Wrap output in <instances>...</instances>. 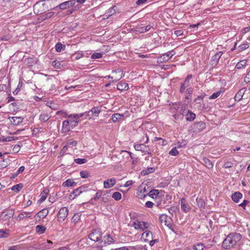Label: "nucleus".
I'll return each mask as SVG.
<instances>
[{
    "instance_id": "16",
    "label": "nucleus",
    "mask_w": 250,
    "mask_h": 250,
    "mask_svg": "<svg viewBox=\"0 0 250 250\" xmlns=\"http://www.w3.org/2000/svg\"><path fill=\"white\" fill-rule=\"evenodd\" d=\"M116 180L115 178L108 179L104 182V188H109L113 187L116 184Z\"/></svg>"
},
{
    "instance_id": "57",
    "label": "nucleus",
    "mask_w": 250,
    "mask_h": 250,
    "mask_svg": "<svg viewBox=\"0 0 250 250\" xmlns=\"http://www.w3.org/2000/svg\"><path fill=\"white\" fill-rule=\"evenodd\" d=\"M80 174L81 177L83 178H88L89 176V173L86 170L81 171Z\"/></svg>"
},
{
    "instance_id": "46",
    "label": "nucleus",
    "mask_w": 250,
    "mask_h": 250,
    "mask_svg": "<svg viewBox=\"0 0 250 250\" xmlns=\"http://www.w3.org/2000/svg\"><path fill=\"white\" fill-rule=\"evenodd\" d=\"M9 230L8 229H0V238H6L8 236Z\"/></svg>"
},
{
    "instance_id": "7",
    "label": "nucleus",
    "mask_w": 250,
    "mask_h": 250,
    "mask_svg": "<svg viewBox=\"0 0 250 250\" xmlns=\"http://www.w3.org/2000/svg\"><path fill=\"white\" fill-rule=\"evenodd\" d=\"M115 240L111 235L109 234H107L102 237L101 241H100V245L98 247L103 248V247L113 244Z\"/></svg>"
},
{
    "instance_id": "50",
    "label": "nucleus",
    "mask_w": 250,
    "mask_h": 250,
    "mask_svg": "<svg viewBox=\"0 0 250 250\" xmlns=\"http://www.w3.org/2000/svg\"><path fill=\"white\" fill-rule=\"evenodd\" d=\"M77 144H78L77 142L76 141L69 140L66 143V144L65 145V146L63 147V149H64L65 147L66 148L67 147H69L71 146H76L77 145Z\"/></svg>"
},
{
    "instance_id": "42",
    "label": "nucleus",
    "mask_w": 250,
    "mask_h": 250,
    "mask_svg": "<svg viewBox=\"0 0 250 250\" xmlns=\"http://www.w3.org/2000/svg\"><path fill=\"white\" fill-rule=\"evenodd\" d=\"M81 214L80 213H76L72 218V222L75 224L77 223L81 218Z\"/></svg>"
},
{
    "instance_id": "44",
    "label": "nucleus",
    "mask_w": 250,
    "mask_h": 250,
    "mask_svg": "<svg viewBox=\"0 0 250 250\" xmlns=\"http://www.w3.org/2000/svg\"><path fill=\"white\" fill-rule=\"evenodd\" d=\"M205 247V245L203 243H198L197 244L194 245L193 249L194 250H203Z\"/></svg>"
},
{
    "instance_id": "25",
    "label": "nucleus",
    "mask_w": 250,
    "mask_h": 250,
    "mask_svg": "<svg viewBox=\"0 0 250 250\" xmlns=\"http://www.w3.org/2000/svg\"><path fill=\"white\" fill-rule=\"evenodd\" d=\"M31 212L23 211L19 214L17 219L19 220H23L24 219L30 218L31 216Z\"/></svg>"
},
{
    "instance_id": "49",
    "label": "nucleus",
    "mask_w": 250,
    "mask_h": 250,
    "mask_svg": "<svg viewBox=\"0 0 250 250\" xmlns=\"http://www.w3.org/2000/svg\"><path fill=\"white\" fill-rule=\"evenodd\" d=\"M112 197L115 200L119 201L122 198V194L119 192L116 191L112 194Z\"/></svg>"
},
{
    "instance_id": "23",
    "label": "nucleus",
    "mask_w": 250,
    "mask_h": 250,
    "mask_svg": "<svg viewBox=\"0 0 250 250\" xmlns=\"http://www.w3.org/2000/svg\"><path fill=\"white\" fill-rule=\"evenodd\" d=\"M243 197L242 194L238 191L235 192L231 195L232 200L235 203H238Z\"/></svg>"
},
{
    "instance_id": "36",
    "label": "nucleus",
    "mask_w": 250,
    "mask_h": 250,
    "mask_svg": "<svg viewBox=\"0 0 250 250\" xmlns=\"http://www.w3.org/2000/svg\"><path fill=\"white\" fill-rule=\"evenodd\" d=\"M115 73H118V76L116 77V78H115V80L113 81L117 82L122 78V71L120 69L117 70H114L112 71V74Z\"/></svg>"
},
{
    "instance_id": "17",
    "label": "nucleus",
    "mask_w": 250,
    "mask_h": 250,
    "mask_svg": "<svg viewBox=\"0 0 250 250\" xmlns=\"http://www.w3.org/2000/svg\"><path fill=\"white\" fill-rule=\"evenodd\" d=\"M181 204L182 210L185 213H187L190 211L191 208L189 205L186 203V200L185 198H182L181 199Z\"/></svg>"
},
{
    "instance_id": "12",
    "label": "nucleus",
    "mask_w": 250,
    "mask_h": 250,
    "mask_svg": "<svg viewBox=\"0 0 250 250\" xmlns=\"http://www.w3.org/2000/svg\"><path fill=\"white\" fill-rule=\"evenodd\" d=\"M192 77V75L191 74L188 75L186 78L184 83H181V85L180 88V93H184L186 90V88L189 86L190 84V80Z\"/></svg>"
},
{
    "instance_id": "33",
    "label": "nucleus",
    "mask_w": 250,
    "mask_h": 250,
    "mask_svg": "<svg viewBox=\"0 0 250 250\" xmlns=\"http://www.w3.org/2000/svg\"><path fill=\"white\" fill-rule=\"evenodd\" d=\"M168 60H169L168 57L165 53L158 57L157 58V62L161 63L166 62Z\"/></svg>"
},
{
    "instance_id": "59",
    "label": "nucleus",
    "mask_w": 250,
    "mask_h": 250,
    "mask_svg": "<svg viewBox=\"0 0 250 250\" xmlns=\"http://www.w3.org/2000/svg\"><path fill=\"white\" fill-rule=\"evenodd\" d=\"M56 114L58 115H61L63 117H64V118H67V117L68 116V114L67 113V112L64 110H60V111H58L57 112H56Z\"/></svg>"
},
{
    "instance_id": "37",
    "label": "nucleus",
    "mask_w": 250,
    "mask_h": 250,
    "mask_svg": "<svg viewBox=\"0 0 250 250\" xmlns=\"http://www.w3.org/2000/svg\"><path fill=\"white\" fill-rule=\"evenodd\" d=\"M65 47V45L62 44L61 42L57 43L55 45L56 51L57 52H61L62 50H64Z\"/></svg>"
},
{
    "instance_id": "32",
    "label": "nucleus",
    "mask_w": 250,
    "mask_h": 250,
    "mask_svg": "<svg viewBox=\"0 0 250 250\" xmlns=\"http://www.w3.org/2000/svg\"><path fill=\"white\" fill-rule=\"evenodd\" d=\"M110 191H106V193L102 194V201L104 203H106L110 200L111 196L110 195Z\"/></svg>"
},
{
    "instance_id": "14",
    "label": "nucleus",
    "mask_w": 250,
    "mask_h": 250,
    "mask_svg": "<svg viewBox=\"0 0 250 250\" xmlns=\"http://www.w3.org/2000/svg\"><path fill=\"white\" fill-rule=\"evenodd\" d=\"M84 188H85L83 187H80L74 190L73 192L70 194L69 198L70 199H75L83 192V189Z\"/></svg>"
},
{
    "instance_id": "10",
    "label": "nucleus",
    "mask_w": 250,
    "mask_h": 250,
    "mask_svg": "<svg viewBox=\"0 0 250 250\" xmlns=\"http://www.w3.org/2000/svg\"><path fill=\"white\" fill-rule=\"evenodd\" d=\"M76 3L75 0H70L62 2L61 4L57 5L55 8L59 7V8L61 10H65L67 8H69L72 7L75 5ZM55 7L52 8V9H54Z\"/></svg>"
},
{
    "instance_id": "2",
    "label": "nucleus",
    "mask_w": 250,
    "mask_h": 250,
    "mask_svg": "<svg viewBox=\"0 0 250 250\" xmlns=\"http://www.w3.org/2000/svg\"><path fill=\"white\" fill-rule=\"evenodd\" d=\"M79 122L73 114L68 115L67 119L62 122V132H68L70 129H73L78 125Z\"/></svg>"
},
{
    "instance_id": "15",
    "label": "nucleus",
    "mask_w": 250,
    "mask_h": 250,
    "mask_svg": "<svg viewBox=\"0 0 250 250\" xmlns=\"http://www.w3.org/2000/svg\"><path fill=\"white\" fill-rule=\"evenodd\" d=\"M23 61L28 67H32L37 63L38 60L35 57H29L24 59Z\"/></svg>"
},
{
    "instance_id": "54",
    "label": "nucleus",
    "mask_w": 250,
    "mask_h": 250,
    "mask_svg": "<svg viewBox=\"0 0 250 250\" xmlns=\"http://www.w3.org/2000/svg\"><path fill=\"white\" fill-rule=\"evenodd\" d=\"M104 54L103 53H97L95 52L93 53L92 55L91 58L92 59H99L102 57L103 55Z\"/></svg>"
},
{
    "instance_id": "35",
    "label": "nucleus",
    "mask_w": 250,
    "mask_h": 250,
    "mask_svg": "<svg viewBox=\"0 0 250 250\" xmlns=\"http://www.w3.org/2000/svg\"><path fill=\"white\" fill-rule=\"evenodd\" d=\"M101 111V109L99 106H94L90 109V112H92L93 115L96 117H98Z\"/></svg>"
},
{
    "instance_id": "4",
    "label": "nucleus",
    "mask_w": 250,
    "mask_h": 250,
    "mask_svg": "<svg viewBox=\"0 0 250 250\" xmlns=\"http://www.w3.org/2000/svg\"><path fill=\"white\" fill-rule=\"evenodd\" d=\"M159 220L161 223H164L165 225L167 226L170 229L173 231V224L172 222L171 217H168L166 214H161L159 216Z\"/></svg>"
},
{
    "instance_id": "45",
    "label": "nucleus",
    "mask_w": 250,
    "mask_h": 250,
    "mask_svg": "<svg viewBox=\"0 0 250 250\" xmlns=\"http://www.w3.org/2000/svg\"><path fill=\"white\" fill-rule=\"evenodd\" d=\"M152 236V232L149 230L145 231L142 234V237L146 240L148 238H151Z\"/></svg>"
},
{
    "instance_id": "56",
    "label": "nucleus",
    "mask_w": 250,
    "mask_h": 250,
    "mask_svg": "<svg viewBox=\"0 0 250 250\" xmlns=\"http://www.w3.org/2000/svg\"><path fill=\"white\" fill-rule=\"evenodd\" d=\"M74 161L78 164H83L87 162V160L85 158H77L74 160Z\"/></svg>"
},
{
    "instance_id": "48",
    "label": "nucleus",
    "mask_w": 250,
    "mask_h": 250,
    "mask_svg": "<svg viewBox=\"0 0 250 250\" xmlns=\"http://www.w3.org/2000/svg\"><path fill=\"white\" fill-rule=\"evenodd\" d=\"M22 188L23 185L21 183L14 186L12 188V190L16 192H18Z\"/></svg>"
},
{
    "instance_id": "28",
    "label": "nucleus",
    "mask_w": 250,
    "mask_h": 250,
    "mask_svg": "<svg viewBox=\"0 0 250 250\" xmlns=\"http://www.w3.org/2000/svg\"><path fill=\"white\" fill-rule=\"evenodd\" d=\"M124 117L123 114L119 113H114L111 116V119L113 123H116L119 121L122 118Z\"/></svg>"
},
{
    "instance_id": "11",
    "label": "nucleus",
    "mask_w": 250,
    "mask_h": 250,
    "mask_svg": "<svg viewBox=\"0 0 250 250\" xmlns=\"http://www.w3.org/2000/svg\"><path fill=\"white\" fill-rule=\"evenodd\" d=\"M206 127V124L203 122L195 123L191 126L194 132H200Z\"/></svg>"
},
{
    "instance_id": "24",
    "label": "nucleus",
    "mask_w": 250,
    "mask_h": 250,
    "mask_svg": "<svg viewBox=\"0 0 250 250\" xmlns=\"http://www.w3.org/2000/svg\"><path fill=\"white\" fill-rule=\"evenodd\" d=\"M185 116L186 117V120L189 122H192L196 117L195 114L192 112L190 110H188Z\"/></svg>"
},
{
    "instance_id": "27",
    "label": "nucleus",
    "mask_w": 250,
    "mask_h": 250,
    "mask_svg": "<svg viewBox=\"0 0 250 250\" xmlns=\"http://www.w3.org/2000/svg\"><path fill=\"white\" fill-rule=\"evenodd\" d=\"M50 117L51 116L48 113L43 112L40 114L39 119L41 122H45L47 121L50 119Z\"/></svg>"
},
{
    "instance_id": "43",
    "label": "nucleus",
    "mask_w": 250,
    "mask_h": 250,
    "mask_svg": "<svg viewBox=\"0 0 250 250\" xmlns=\"http://www.w3.org/2000/svg\"><path fill=\"white\" fill-rule=\"evenodd\" d=\"M53 243L50 241L47 240L46 242H44L42 244V248L45 249H49L52 248Z\"/></svg>"
},
{
    "instance_id": "53",
    "label": "nucleus",
    "mask_w": 250,
    "mask_h": 250,
    "mask_svg": "<svg viewBox=\"0 0 250 250\" xmlns=\"http://www.w3.org/2000/svg\"><path fill=\"white\" fill-rule=\"evenodd\" d=\"M73 56H75L76 60H79L83 57V51H79L75 52Z\"/></svg>"
},
{
    "instance_id": "31",
    "label": "nucleus",
    "mask_w": 250,
    "mask_h": 250,
    "mask_svg": "<svg viewBox=\"0 0 250 250\" xmlns=\"http://www.w3.org/2000/svg\"><path fill=\"white\" fill-rule=\"evenodd\" d=\"M49 211L47 208H43L37 214L40 218H44L48 214Z\"/></svg>"
},
{
    "instance_id": "63",
    "label": "nucleus",
    "mask_w": 250,
    "mask_h": 250,
    "mask_svg": "<svg viewBox=\"0 0 250 250\" xmlns=\"http://www.w3.org/2000/svg\"><path fill=\"white\" fill-rule=\"evenodd\" d=\"M178 151L177 150L176 147H175L170 150L169 154L172 156H176L178 154Z\"/></svg>"
},
{
    "instance_id": "19",
    "label": "nucleus",
    "mask_w": 250,
    "mask_h": 250,
    "mask_svg": "<svg viewBox=\"0 0 250 250\" xmlns=\"http://www.w3.org/2000/svg\"><path fill=\"white\" fill-rule=\"evenodd\" d=\"M76 186L77 183L75 182L72 179H68L62 184V186L63 187H75Z\"/></svg>"
},
{
    "instance_id": "5",
    "label": "nucleus",
    "mask_w": 250,
    "mask_h": 250,
    "mask_svg": "<svg viewBox=\"0 0 250 250\" xmlns=\"http://www.w3.org/2000/svg\"><path fill=\"white\" fill-rule=\"evenodd\" d=\"M46 4L42 3V1L37 2L33 6L34 11L37 15H41L44 13L47 8H45Z\"/></svg>"
},
{
    "instance_id": "1",
    "label": "nucleus",
    "mask_w": 250,
    "mask_h": 250,
    "mask_svg": "<svg viewBox=\"0 0 250 250\" xmlns=\"http://www.w3.org/2000/svg\"><path fill=\"white\" fill-rule=\"evenodd\" d=\"M241 238L242 235L239 233H230L223 241L222 247L225 249L232 248L241 240Z\"/></svg>"
},
{
    "instance_id": "41",
    "label": "nucleus",
    "mask_w": 250,
    "mask_h": 250,
    "mask_svg": "<svg viewBox=\"0 0 250 250\" xmlns=\"http://www.w3.org/2000/svg\"><path fill=\"white\" fill-rule=\"evenodd\" d=\"M193 91V89L192 88L189 87L187 88L186 90V98L187 99H190Z\"/></svg>"
},
{
    "instance_id": "60",
    "label": "nucleus",
    "mask_w": 250,
    "mask_h": 250,
    "mask_svg": "<svg viewBox=\"0 0 250 250\" xmlns=\"http://www.w3.org/2000/svg\"><path fill=\"white\" fill-rule=\"evenodd\" d=\"M11 38V36L9 34H5L0 37V41H7L10 39Z\"/></svg>"
},
{
    "instance_id": "62",
    "label": "nucleus",
    "mask_w": 250,
    "mask_h": 250,
    "mask_svg": "<svg viewBox=\"0 0 250 250\" xmlns=\"http://www.w3.org/2000/svg\"><path fill=\"white\" fill-rule=\"evenodd\" d=\"M73 114L79 122H80V119L81 118H83L84 119V116L85 115V114H84V112L82 113H79V114Z\"/></svg>"
},
{
    "instance_id": "40",
    "label": "nucleus",
    "mask_w": 250,
    "mask_h": 250,
    "mask_svg": "<svg viewBox=\"0 0 250 250\" xmlns=\"http://www.w3.org/2000/svg\"><path fill=\"white\" fill-rule=\"evenodd\" d=\"M246 64L247 61L246 60H241L236 64V65H235V68L238 69H241L242 68L246 66Z\"/></svg>"
},
{
    "instance_id": "58",
    "label": "nucleus",
    "mask_w": 250,
    "mask_h": 250,
    "mask_svg": "<svg viewBox=\"0 0 250 250\" xmlns=\"http://www.w3.org/2000/svg\"><path fill=\"white\" fill-rule=\"evenodd\" d=\"M102 194H103V192L102 190H98L97 193H96L95 196L93 198V199L95 200V201H96L98 199H99L100 197H102Z\"/></svg>"
},
{
    "instance_id": "21",
    "label": "nucleus",
    "mask_w": 250,
    "mask_h": 250,
    "mask_svg": "<svg viewBox=\"0 0 250 250\" xmlns=\"http://www.w3.org/2000/svg\"><path fill=\"white\" fill-rule=\"evenodd\" d=\"M117 88L120 91H125L128 89V84L126 83L120 82L118 83Z\"/></svg>"
},
{
    "instance_id": "26",
    "label": "nucleus",
    "mask_w": 250,
    "mask_h": 250,
    "mask_svg": "<svg viewBox=\"0 0 250 250\" xmlns=\"http://www.w3.org/2000/svg\"><path fill=\"white\" fill-rule=\"evenodd\" d=\"M152 27V26L150 25H148L143 27H136L135 31L136 32L143 33L149 31Z\"/></svg>"
},
{
    "instance_id": "47",
    "label": "nucleus",
    "mask_w": 250,
    "mask_h": 250,
    "mask_svg": "<svg viewBox=\"0 0 250 250\" xmlns=\"http://www.w3.org/2000/svg\"><path fill=\"white\" fill-rule=\"evenodd\" d=\"M45 228L41 225H38L36 227V231L39 234H42L45 231Z\"/></svg>"
},
{
    "instance_id": "30",
    "label": "nucleus",
    "mask_w": 250,
    "mask_h": 250,
    "mask_svg": "<svg viewBox=\"0 0 250 250\" xmlns=\"http://www.w3.org/2000/svg\"><path fill=\"white\" fill-rule=\"evenodd\" d=\"M160 194V191L158 189H152L150 190L148 195L149 197L153 199H156Z\"/></svg>"
},
{
    "instance_id": "34",
    "label": "nucleus",
    "mask_w": 250,
    "mask_h": 250,
    "mask_svg": "<svg viewBox=\"0 0 250 250\" xmlns=\"http://www.w3.org/2000/svg\"><path fill=\"white\" fill-rule=\"evenodd\" d=\"M196 202L198 207L201 209H203L205 208V202L204 200L202 198H197Z\"/></svg>"
},
{
    "instance_id": "51",
    "label": "nucleus",
    "mask_w": 250,
    "mask_h": 250,
    "mask_svg": "<svg viewBox=\"0 0 250 250\" xmlns=\"http://www.w3.org/2000/svg\"><path fill=\"white\" fill-rule=\"evenodd\" d=\"M23 85V83L22 81H20L17 86V87L14 91H13L14 95H17L20 92Z\"/></svg>"
},
{
    "instance_id": "20",
    "label": "nucleus",
    "mask_w": 250,
    "mask_h": 250,
    "mask_svg": "<svg viewBox=\"0 0 250 250\" xmlns=\"http://www.w3.org/2000/svg\"><path fill=\"white\" fill-rule=\"evenodd\" d=\"M202 163L208 169H211L213 167L212 161L206 157L203 158L202 159Z\"/></svg>"
},
{
    "instance_id": "64",
    "label": "nucleus",
    "mask_w": 250,
    "mask_h": 250,
    "mask_svg": "<svg viewBox=\"0 0 250 250\" xmlns=\"http://www.w3.org/2000/svg\"><path fill=\"white\" fill-rule=\"evenodd\" d=\"M133 226L135 229H141V222L137 221L134 222Z\"/></svg>"
},
{
    "instance_id": "29",
    "label": "nucleus",
    "mask_w": 250,
    "mask_h": 250,
    "mask_svg": "<svg viewBox=\"0 0 250 250\" xmlns=\"http://www.w3.org/2000/svg\"><path fill=\"white\" fill-rule=\"evenodd\" d=\"M245 91L246 90H244V89L239 90L235 96V97H234L235 101H240L242 99Z\"/></svg>"
},
{
    "instance_id": "9",
    "label": "nucleus",
    "mask_w": 250,
    "mask_h": 250,
    "mask_svg": "<svg viewBox=\"0 0 250 250\" xmlns=\"http://www.w3.org/2000/svg\"><path fill=\"white\" fill-rule=\"evenodd\" d=\"M68 209L66 207L62 208L57 214L58 221L62 222L67 217L68 214Z\"/></svg>"
},
{
    "instance_id": "55",
    "label": "nucleus",
    "mask_w": 250,
    "mask_h": 250,
    "mask_svg": "<svg viewBox=\"0 0 250 250\" xmlns=\"http://www.w3.org/2000/svg\"><path fill=\"white\" fill-rule=\"evenodd\" d=\"M249 44L247 42H246L238 46V49L239 51H242L246 49H247L248 48H249Z\"/></svg>"
},
{
    "instance_id": "18",
    "label": "nucleus",
    "mask_w": 250,
    "mask_h": 250,
    "mask_svg": "<svg viewBox=\"0 0 250 250\" xmlns=\"http://www.w3.org/2000/svg\"><path fill=\"white\" fill-rule=\"evenodd\" d=\"M11 124L17 125L22 122L23 119L21 117H10L9 118Z\"/></svg>"
},
{
    "instance_id": "8",
    "label": "nucleus",
    "mask_w": 250,
    "mask_h": 250,
    "mask_svg": "<svg viewBox=\"0 0 250 250\" xmlns=\"http://www.w3.org/2000/svg\"><path fill=\"white\" fill-rule=\"evenodd\" d=\"M134 148L137 151H140L143 153L151 155V153L149 151V146L145 145V144H135L134 145Z\"/></svg>"
},
{
    "instance_id": "3",
    "label": "nucleus",
    "mask_w": 250,
    "mask_h": 250,
    "mask_svg": "<svg viewBox=\"0 0 250 250\" xmlns=\"http://www.w3.org/2000/svg\"><path fill=\"white\" fill-rule=\"evenodd\" d=\"M14 210L12 208H7L4 209L0 215V219L3 221H8L14 215Z\"/></svg>"
},
{
    "instance_id": "39",
    "label": "nucleus",
    "mask_w": 250,
    "mask_h": 250,
    "mask_svg": "<svg viewBox=\"0 0 250 250\" xmlns=\"http://www.w3.org/2000/svg\"><path fill=\"white\" fill-rule=\"evenodd\" d=\"M155 171L154 167H148L146 169H144L141 172V174L142 175H146L147 174H148L150 173H152Z\"/></svg>"
},
{
    "instance_id": "61",
    "label": "nucleus",
    "mask_w": 250,
    "mask_h": 250,
    "mask_svg": "<svg viewBox=\"0 0 250 250\" xmlns=\"http://www.w3.org/2000/svg\"><path fill=\"white\" fill-rule=\"evenodd\" d=\"M220 94L221 91H217L216 92L213 93L212 95H211L209 96V99L210 100L216 99V98L220 96Z\"/></svg>"
},
{
    "instance_id": "6",
    "label": "nucleus",
    "mask_w": 250,
    "mask_h": 250,
    "mask_svg": "<svg viewBox=\"0 0 250 250\" xmlns=\"http://www.w3.org/2000/svg\"><path fill=\"white\" fill-rule=\"evenodd\" d=\"M88 238L94 242H99V243L100 244V241H101V239L102 238V233L98 229H93L91 233L88 235Z\"/></svg>"
},
{
    "instance_id": "22",
    "label": "nucleus",
    "mask_w": 250,
    "mask_h": 250,
    "mask_svg": "<svg viewBox=\"0 0 250 250\" xmlns=\"http://www.w3.org/2000/svg\"><path fill=\"white\" fill-rule=\"evenodd\" d=\"M49 191V189L47 188H45L43 189V190L41 193V197L38 200L39 203H42L45 200L48 194Z\"/></svg>"
},
{
    "instance_id": "52",
    "label": "nucleus",
    "mask_w": 250,
    "mask_h": 250,
    "mask_svg": "<svg viewBox=\"0 0 250 250\" xmlns=\"http://www.w3.org/2000/svg\"><path fill=\"white\" fill-rule=\"evenodd\" d=\"M233 163L230 161H226L224 162L223 167L225 168H229L233 167Z\"/></svg>"
},
{
    "instance_id": "13",
    "label": "nucleus",
    "mask_w": 250,
    "mask_h": 250,
    "mask_svg": "<svg viewBox=\"0 0 250 250\" xmlns=\"http://www.w3.org/2000/svg\"><path fill=\"white\" fill-rule=\"evenodd\" d=\"M223 53L222 51H219L211 57L210 63L212 67H214L217 65L219 60L223 55Z\"/></svg>"
},
{
    "instance_id": "38",
    "label": "nucleus",
    "mask_w": 250,
    "mask_h": 250,
    "mask_svg": "<svg viewBox=\"0 0 250 250\" xmlns=\"http://www.w3.org/2000/svg\"><path fill=\"white\" fill-rule=\"evenodd\" d=\"M131 250H147L146 247L145 245H137L135 246H130Z\"/></svg>"
}]
</instances>
